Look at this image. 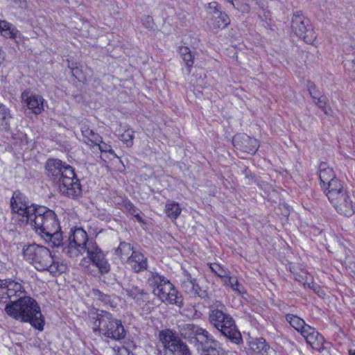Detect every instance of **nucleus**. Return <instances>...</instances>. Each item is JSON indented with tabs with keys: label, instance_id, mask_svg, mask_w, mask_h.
<instances>
[{
	"label": "nucleus",
	"instance_id": "obj_1",
	"mask_svg": "<svg viewBox=\"0 0 355 355\" xmlns=\"http://www.w3.org/2000/svg\"><path fill=\"white\" fill-rule=\"evenodd\" d=\"M47 176L64 196L76 199L81 196L82 187L73 168L58 159H49L45 164Z\"/></svg>",
	"mask_w": 355,
	"mask_h": 355
},
{
	"label": "nucleus",
	"instance_id": "obj_2",
	"mask_svg": "<svg viewBox=\"0 0 355 355\" xmlns=\"http://www.w3.org/2000/svg\"><path fill=\"white\" fill-rule=\"evenodd\" d=\"M208 320L213 327L232 343L239 345L243 342L241 334L235 324L234 320L221 301L214 300L209 304Z\"/></svg>",
	"mask_w": 355,
	"mask_h": 355
},
{
	"label": "nucleus",
	"instance_id": "obj_3",
	"mask_svg": "<svg viewBox=\"0 0 355 355\" xmlns=\"http://www.w3.org/2000/svg\"><path fill=\"white\" fill-rule=\"evenodd\" d=\"M22 251L24 259L39 271L47 270L57 276L66 270V266L55 261L50 250L43 245L35 243L24 245Z\"/></svg>",
	"mask_w": 355,
	"mask_h": 355
},
{
	"label": "nucleus",
	"instance_id": "obj_4",
	"mask_svg": "<svg viewBox=\"0 0 355 355\" xmlns=\"http://www.w3.org/2000/svg\"><path fill=\"white\" fill-rule=\"evenodd\" d=\"M6 313L15 319L28 322L33 327L42 330L44 320L40 308L35 300L30 297H20L11 304H6Z\"/></svg>",
	"mask_w": 355,
	"mask_h": 355
},
{
	"label": "nucleus",
	"instance_id": "obj_5",
	"mask_svg": "<svg viewBox=\"0 0 355 355\" xmlns=\"http://www.w3.org/2000/svg\"><path fill=\"white\" fill-rule=\"evenodd\" d=\"M181 336L190 343L201 349L203 355H214L220 348L219 342L208 331L194 324H185L181 327Z\"/></svg>",
	"mask_w": 355,
	"mask_h": 355
},
{
	"label": "nucleus",
	"instance_id": "obj_6",
	"mask_svg": "<svg viewBox=\"0 0 355 355\" xmlns=\"http://www.w3.org/2000/svg\"><path fill=\"white\" fill-rule=\"evenodd\" d=\"M147 282L153 288V294L162 302L175 304L178 307L183 306L182 295L164 275L149 271Z\"/></svg>",
	"mask_w": 355,
	"mask_h": 355
},
{
	"label": "nucleus",
	"instance_id": "obj_7",
	"mask_svg": "<svg viewBox=\"0 0 355 355\" xmlns=\"http://www.w3.org/2000/svg\"><path fill=\"white\" fill-rule=\"evenodd\" d=\"M94 330L114 340H120L125 336V331L121 320L105 311H101L94 322Z\"/></svg>",
	"mask_w": 355,
	"mask_h": 355
},
{
	"label": "nucleus",
	"instance_id": "obj_8",
	"mask_svg": "<svg viewBox=\"0 0 355 355\" xmlns=\"http://www.w3.org/2000/svg\"><path fill=\"white\" fill-rule=\"evenodd\" d=\"M29 223L41 237L60 229L55 213L44 206L38 207Z\"/></svg>",
	"mask_w": 355,
	"mask_h": 355
},
{
	"label": "nucleus",
	"instance_id": "obj_9",
	"mask_svg": "<svg viewBox=\"0 0 355 355\" xmlns=\"http://www.w3.org/2000/svg\"><path fill=\"white\" fill-rule=\"evenodd\" d=\"M333 190L327 191L326 196L337 212L345 216H351L355 212V207L348 191L343 183L333 184Z\"/></svg>",
	"mask_w": 355,
	"mask_h": 355
},
{
	"label": "nucleus",
	"instance_id": "obj_10",
	"mask_svg": "<svg viewBox=\"0 0 355 355\" xmlns=\"http://www.w3.org/2000/svg\"><path fill=\"white\" fill-rule=\"evenodd\" d=\"M159 338L163 349L161 355H191L188 346L168 329L161 331Z\"/></svg>",
	"mask_w": 355,
	"mask_h": 355
},
{
	"label": "nucleus",
	"instance_id": "obj_11",
	"mask_svg": "<svg viewBox=\"0 0 355 355\" xmlns=\"http://www.w3.org/2000/svg\"><path fill=\"white\" fill-rule=\"evenodd\" d=\"M10 206L13 212L21 216L20 220L24 224L29 223L39 207L35 205H29L26 197L18 191L13 193L10 199Z\"/></svg>",
	"mask_w": 355,
	"mask_h": 355
},
{
	"label": "nucleus",
	"instance_id": "obj_12",
	"mask_svg": "<svg viewBox=\"0 0 355 355\" xmlns=\"http://www.w3.org/2000/svg\"><path fill=\"white\" fill-rule=\"evenodd\" d=\"M291 28L296 35L308 44H312L317 36L312 28L310 20L302 14H294L292 17Z\"/></svg>",
	"mask_w": 355,
	"mask_h": 355
},
{
	"label": "nucleus",
	"instance_id": "obj_13",
	"mask_svg": "<svg viewBox=\"0 0 355 355\" xmlns=\"http://www.w3.org/2000/svg\"><path fill=\"white\" fill-rule=\"evenodd\" d=\"M24 292L21 284L12 279H0V302L11 304L17 302V300H12L13 297H19Z\"/></svg>",
	"mask_w": 355,
	"mask_h": 355
},
{
	"label": "nucleus",
	"instance_id": "obj_14",
	"mask_svg": "<svg viewBox=\"0 0 355 355\" xmlns=\"http://www.w3.org/2000/svg\"><path fill=\"white\" fill-rule=\"evenodd\" d=\"M85 252L87 254L88 258L98 268L101 275L106 274L110 271V263L105 258L103 252L94 241H90Z\"/></svg>",
	"mask_w": 355,
	"mask_h": 355
},
{
	"label": "nucleus",
	"instance_id": "obj_15",
	"mask_svg": "<svg viewBox=\"0 0 355 355\" xmlns=\"http://www.w3.org/2000/svg\"><path fill=\"white\" fill-rule=\"evenodd\" d=\"M181 288L191 297L198 296L204 300L209 297L207 292L201 289L197 284L196 279L192 278L191 274L186 270L184 272L183 279H181Z\"/></svg>",
	"mask_w": 355,
	"mask_h": 355
},
{
	"label": "nucleus",
	"instance_id": "obj_16",
	"mask_svg": "<svg viewBox=\"0 0 355 355\" xmlns=\"http://www.w3.org/2000/svg\"><path fill=\"white\" fill-rule=\"evenodd\" d=\"M91 241L88 240L87 232L82 228H76L71 231L68 239L69 248L74 249L78 252H85L88 244Z\"/></svg>",
	"mask_w": 355,
	"mask_h": 355
},
{
	"label": "nucleus",
	"instance_id": "obj_17",
	"mask_svg": "<svg viewBox=\"0 0 355 355\" xmlns=\"http://www.w3.org/2000/svg\"><path fill=\"white\" fill-rule=\"evenodd\" d=\"M319 178L320 184L324 188L325 193L327 191L333 190V184L343 183L336 178L333 168L329 167L325 162H322L319 165Z\"/></svg>",
	"mask_w": 355,
	"mask_h": 355
},
{
	"label": "nucleus",
	"instance_id": "obj_18",
	"mask_svg": "<svg viewBox=\"0 0 355 355\" xmlns=\"http://www.w3.org/2000/svg\"><path fill=\"white\" fill-rule=\"evenodd\" d=\"M302 336L306 340V343L311 345L313 349L318 352H321L323 349L324 338L312 327H305V330Z\"/></svg>",
	"mask_w": 355,
	"mask_h": 355
},
{
	"label": "nucleus",
	"instance_id": "obj_19",
	"mask_svg": "<svg viewBox=\"0 0 355 355\" xmlns=\"http://www.w3.org/2000/svg\"><path fill=\"white\" fill-rule=\"evenodd\" d=\"M21 97L27 107L34 114H39L44 110V99L41 96L31 94L29 91H24Z\"/></svg>",
	"mask_w": 355,
	"mask_h": 355
},
{
	"label": "nucleus",
	"instance_id": "obj_20",
	"mask_svg": "<svg viewBox=\"0 0 355 355\" xmlns=\"http://www.w3.org/2000/svg\"><path fill=\"white\" fill-rule=\"evenodd\" d=\"M128 296L132 298L135 302L143 309L150 304V294L145 290L137 286H132L125 289Z\"/></svg>",
	"mask_w": 355,
	"mask_h": 355
},
{
	"label": "nucleus",
	"instance_id": "obj_21",
	"mask_svg": "<svg viewBox=\"0 0 355 355\" xmlns=\"http://www.w3.org/2000/svg\"><path fill=\"white\" fill-rule=\"evenodd\" d=\"M126 264L133 272L139 273L147 269L148 259L141 252L136 251L132 252L131 257Z\"/></svg>",
	"mask_w": 355,
	"mask_h": 355
},
{
	"label": "nucleus",
	"instance_id": "obj_22",
	"mask_svg": "<svg viewBox=\"0 0 355 355\" xmlns=\"http://www.w3.org/2000/svg\"><path fill=\"white\" fill-rule=\"evenodd\" d=\"M230 23L228 15L225 12H217L209 21V26L212 30L223 29Z\"/></svg>",
	"mask_w": 355,
	"mask_h": 355
},
{
	"label": "nucleus",
	"instance_id": "obj_23",
	"mask_svg": "<svg viewBox=\"0 0 355 355\" xmlns=\"http://www.w3.org/2000/svg\"><path fill=\"white\" fill-rule=\"evenodd\" d=\"M130 243L121 242L119 247L115 250V254L117 255L121 261L126 263L131 257L132 252H135Z\"/></svg>",
	"mask_w": 355,
	"mask_h": 355
},
{
	"label": "nucleus",
	"instance_id": "obj_24",
	"mask_svg": "<svg viewBox=\"0 0 355 355\" xmlns=\"http://www.w3.org/2000/svg\"><path fill=\"white\" fill-rule=\"evenodd\" d=\"M0 33L5 37L12 39H16L20 35L17 28L5 20H0Z\"/></svg>",
	"mask_w": 355,
	"mask_h": 355
},
{
	"label": "nucleus",
	"instance_id": "obj_25",
	"mask_svg": "<svg viewBox=\"0 0 355 355\" xmlns=\"http://www.w3.org/2000/svg\"><path fill=\"white\" fill-rule=\"evenodd\" d=\"M250 349L256 355H267L270 346L266 343V340L259 338L252 340L250 343Z\"/></svg>",
	"mask_w": 355,
	"mask_h": 355
},
{
	"label": "nucleus",
	"instance_id": "obj_26",
	"mask_svg": "<svg viewBox=\"0 0 355 355\" xmlns=\"http://www.w3.org/2000/svg\"><path fill=\"white\" fill-rule=\"evenodd\" d=\"M286 321L297 331H299L301 335L303 334V331L305 330V327H309L310 325H308L305 323L304 320L300 317L293 315V314H287L286 315Z\"/></svg>",
	"mask_w": 355,
	"mask_h": 355
},
{
	"label": "nucleus",
	"instance_id": "obj_27",
	"mask_svg": "<svg viewBox=\"0 0 355 355\" xmlns=\"http://www.w3.org/2000/svg\"><path fill=\"white\" fill-rule=\"evenodd\" d=\"M81 132L83 137L88 140V142H91L90 145L94 146L98 144V142H101V137L85 125L81 126Z\"/></svg>",
	"mask_w": 355,
	"mask_h": 355
},
{
	"label": "nucleus",
	"instance_id": "obj_28",
	"mask_svg": "<svg viewBox=\"0 0 355 355\" xmlns=\"http://www.w3.org/2000/svg\"><path fill=\"white\" fill-rule=\"evenodd\" d=\"M92 295L96 300L101 302L105 305H109L111 307H115L116 305L111 295L103 293L98 289H93Z\"/></svg>",
	"mask_w": 355,
	"mask_h": 355
},
{
	"label": "nucleus",
	"instance_id": "obj_29",
	"mask_svg": "<svg viewBox=\"0 0 355 355\" xmlns=\"http://www.w3.org/2000/svg\"><path fill=\"white\" fill-rule=\"evenodd\" d=\"M179 52L183 61L185 62V64L187 67L188 71L189 73L191 71V68L193 65L194 55L191 53V50L187 46L180 47Z\"/></svg>",
	"mask_w": 355,
	"mask_h": 355
},
{
	"label": "nucleus",
	"instance_id": "obj_30",
	"mask_svg": "<svg viewBox=\"0 0 355 355\" xmlns=\"http://www.w3.org/2000/svg\"><path fill=\"white\" fill-rule=\"evenodd\" d=\"M46 242H51L53 247H58L61 245L62 241V233L60 232V229L57 230L55 232H51V234H46L45 235L42 234V237Z\"/></svg>",
	"mask_w": 355,
	"mask_h": 355
},
{
	"label": "nucleus",
	"instance_id": "obj_31",
	"mask_svg": "<svg viewBox=\"0 0 355 355\" xmlns=\"http://www.w3.org/2000/svg\"><path fill=\"white\" fill-rule=\"evenodd\" d=\"M315 105L322 110L324 114L328 116H334V112L331 107L327 105V99L325 96H321L313 101Z\"/></svg>",
	"mask_w": 355,
	"mask_h": 355
},
{
	"label": "nucleus",
	"instance_id": "obj_32",
	"mask_svg": "<svg viewBox=\"0 0 355 355\" xmlns=\"http://www.w3.org/2000/svg\"><path fill=\"white\" fill-rule=\"evenodd\" d=\"M10 119L9 110L5 105L0 104V127L4 130H8Z\"/></svg>",
	"mask_w": 355,
	"mask_h": 355
},
{
	"label": "nucleus",
	"instance_id": "obj_33",
	"mask_svg": "<svg viewBox=\"0 0 355 355\" xmlns=\"http://www.w3.org/2000/svg\"><path fill=\"white\" fill-rule=\"evenodd\" d=\"M243 139L245 143L243 146L244 151L250 154L255 153L259 148V141L256 139L251 138L247 135L244 136Z\"/></svg>",
	"mask_w": 355,
	"mask_h": 355
},
{
	"label": "nucleus",
	"instance_id": "obj_34",
	"mask_svg": "<svg viewBox=\"0 0 355 355\" xmlns=\"http://www.w3.org/2000/svg\"><path fill=\"white\" fill-rule=\"evenodd\" d=\"M166 213L171 219H176L181 213L179 204L175 202H168L166 205Z\"/></svg>",
	"mask_w": 355,
	"mask_h": 355
},
{
	"label": "nucleus",
	"instance_id": "obj_35",
	"mask_svg": "<svg viewBox=\"0 0 355 355\" xmlns=\"http://www.w3.org/2000/svg\"><path fill=\"white\" fill-rule=\"evenodd\" d=\"M209 268L212 272L222 279L227 277V275L230 273L228 270L224 268L220 265L216 263H210Z\"/></svg>",
	"mask_w": 355,
	"mask_h": 355
},
{
	"label": "nucleus",
	"instance_id": "obj_36",
	"mask_svg": "<svg viewBox=\"0 0 355 355\" xmlns=\"http://www.w3.org/2000/svg\"><path fill=\"white\" fill-rule=\"evenodd\" d=\"M120 138L126 144L127 146H132L134 139V131L130 128H128L120 135Z\"/></svg>",
	"mask_w": 355,
	"mask_h": 355
},
{
	"label": "nucleus",
	"instance_id": "obj_37",
	"mask_svg": "<svg viewBox=\"0 0 355 355\" xmlns=\"http://www.w3.org/2000/svg\"><path fill=\"white\" fill-rule=\"evenodd\" d=\"M207 8L210 10V14L212 15V17L216 15L217 12H222L221 7L216 1H212L208 3Z\"/></svg>",
	"mask_w": 355,
	"mask_h": 355
},
{
	"label": "nucleus",
	"instance_id": "obj_38",
	"mask_svg": "<svg viewBox=\"0 0 355 355\" xmlns=\"http://www.w3.org/2000/svg\"><path fill=\"white\" fill-rule=\"evenodd\" d=\"M142 24L148 29H153L155 26V23L153 19L151 16L147 15L144 16L141 20Z\"/></svg>",
	"mask_w": 355,
	"mask_h": 355
},
{
	"label": "nucleus",
	"instance_id": "obj_39",
	"mask_svg": "<svg viewBox=\"0 0 355 355\" xmlns=\"http://www.w3.org/2000/svg\"><path fill=\"white\" fill-rule=\"evenodd\" d=\"M308 90L313 101L322 96L320 92L316 89L315 85L313 83L309 85Z\"/></svg>",
	"mask_w": 355,
	"mask_h": 355
},
{
	"label": "nucleus",
	"instance_id": "obj_40",
	"mask_svg": "<svg viewBox=\"0 0 355 355\" xmlns=\"http://www.w3.org/2000/svg\"><path fill=\"white\" fill-rule=\"evenodd\" d=\"M236 277L230 276V273L227 277L223 278V281L224 283V285L230 286L231 288L233 286V284H235L236 282Z\"/></svg>",
	"mask_w": 355,
	"mask_h": 355
},
{
	"label": "nucleus",
	"instance_id": "obj_41",
	"mask_svg": "<svg viewBox=\"0 0 355 355\" xmlns=\"http://www.w3.org/2000/svg\"><path fill=\"white\" fill-rule=\"evenodd\" d=\"M345 66L351 72L352 78L355 80V58L352 61H348Z\"/></svg>",
	"mask_w": 355,
	"mask_h": 355
},
{
	"label": "nucleus",
	"instance_id": "obj_42",
	"mask_svg": "<svg viewBox=\"0 0 355 355\" xmlns=\"http://www.w3.org/2000/svg\"><path fill=\"white\" fill-rule=\"evenodd\" d=\"M94 146H98V149L101 152L110 153L111 154L114 153V151L111 148V146L109 145H107L105 143H103L102 140H101V142H98V144H95Z\"/></svg>",
	"mask_w": 355,
	"mask_h": 355
},
{
	"label": "nucleus",
	"instance_id": "obj_43",
	"mask_svg": "<svg viewBox=\"0 0 355 355\" xmlns=\"http://www.w3.org/2000/svg\"><path fill=\"white\" fill-rule=\"evenodd\" d=\"M116 355H135V354L127 347L121 346L117 349Z\"/></svg>",
	"mask_w": 355,
	"mask_h": 355
},
{
	"label": "nucleus",
	"instance_id": "obj_44",
	"mask_svg": "<svg viewBox=\"0 0 355 355\" xmlns=\"http://www.w3.org/2000/svg\"><path fill=\"white\" fill-rule=\"evenodd\" d=\"M69 67L71 69L72 75L78 80H80L81 78L82 71L78 67Z\"/></svg>",
	"mask_w": 355,
	"mask_h": 355
},
{
	"label": "nucleus",
	"instance_id": "obj_45",
	"mask_svg": "<svg viewBox=\"0 0 355 355\" xmlns=\"http://www.w3.org/2000/svg\"><path fill=\"white\" fill-rule=\"evenodd\" d=\"M234 291L241 294L244 292V288L243 286L239 284L238 279H236V282L235 284H233V286L231 288Z\"/></svg>",
	"mask_w": 355,
	"mask_h": 355
},
{
	"label": "nucleus",
	"instance_id": "obj_46",
	"mask_svg": "<svg viewBox=\"0 0 355 355\" xmlns=\"http://www.w3.org/2000/svg\"><path fill=\"white\" fill-rule=\"evenodd\" d=\"M304 287H307L311 290H313L314 292L315 291H318V290L319 289V285L314 283L313 282H304L303 283Z\"/></svg>",
	"mask_w": 355,
	"mask_h": 355
},
{
	"label": "nucleus",
	"instance_id": "obj_47",
	"mask_svg": "<svg viewBox=\"0 0 355 355\" xmlns=\"http://www.w3.org/2000/svg\"><path fill=\"white\" fill-rule=\"evenodd\" d=\"M243 4V11H248V9H249V3L250 2H254L255 4H259L258 3V0H240Z\"/></svg>",
	"mask_w": 355,
	"mask_h": 355
},
{
	"label": "nucleus",
	"instance_id": "obj_48",
	"mask_svg": "<svg viewBox=\"0 0 355 355\" xmlns=\"http://www.w3.org/2000/svg\"><path fill=\"white\" fill-rule=\"evenodd\" d=\"M11 1L19 7H24L26 6L25 0H11Z\"/></svg>",
	"mask_w": 355,
	"mask_h": 355
},
{
	"label": "nucleus",
	"instance_id": "obj_49",
	"mask_svg": "<svg viewBox=\"0 0 355 355\" xmlns=\"http://www.w3.org/2000/svg\"><path fill=\"white\" fill-rule=\"evenodd\" d=\"M214 355H227V352L221 347H220V348L216 351V354H214Z\"/></svg>",
	"mask_w": 355,
	"mask_h": 355
},
{
	"label": "nucleus",
	"instance_id": "obj_50",
	"mask_svg": "<svg viewBox=\"0 0 355 355\" xmlns=\"http://www.w3.org/2000/svg\"><path fill=\"white\" fill-rule=\"evenodd\" d=\"M134 216L135 217V218L137 220L138 222L142 223H144L143 218H141V216L139 215V213H137L136 214H135Z\"/></svg>",
	"mask_w": 355,
	"mask_h": 355
},
{
	"label": "nucleus",
	"instance_id": "obj_51",
	"mask_svg": "<svg viewBox=\"0 0 355 355\" xmlns=\"http://www.w3.org/2000/svg\"><path fill=\"white\" fill-rule=\"evenodd\" d=\"M295 279L298 282H302L304 279V277L298 274H295Z\"/></svg>",
	"mask_w": 355,
	"mask_h": 355
},
{
	"label": "nucleus",
	"instance_id": "obj_52",
	"mask_svg": "<svg viewBox=\"0 0 355 355\" xmlns=\"http://www.w3.org/2000/svg\"><path fill=\"white\" fill-rule=\"evenodd\" d=\"M315 293H317L319 296H322V295H324V292L320 286L318 291H315Z\"/></svg>",
	"mask_w": 355,
	"mask_h": 355
},
{
	"label": "nucleus",
	"instance_id": "obj_53",
	"mask_svg": "<svg viewBox=\"0 0 355 355\" xmlns=\"http://www.w3.org/2000/svg\"><path fill=\"white\" fill-rule=\"evenodd\" d=\"M130 212H131V214H132V215H134V216H135V214H137V212H136V208H135L134 206H132V205L130 206Z\"/></svg>",
	"mask_w": 355,
	"mask_h": 355
},
{
	"label": "nucleus",
	"instance_id": "obj_54",
	"mask_svg": "<svg viewBox=\"0 0 355 355\" xmlns=\"http://www.w3.org/2000/svg\"><path fill=\"white\" fill-rule=\"evenodd\" d=\"M3 60V53L0 51V64L1 63Z\"/></svg>",
	"mask_w": 355,
	"mask_h": 355
},
{
	"label": "nucleus",
	"instance_id": "obj_55",
	"mask_svg": "<svg viewBox=\"0 0 355 355\" xmlns=\"http://www.w3.org/2000/svg\"><path fill=\"white\" fill-rule=\"evenodd\" d=\"M349 355H355V350L350 349L349 351Z\"/></svg>",
	"mask_w": 355,
	"mask_h": 355
},
{
	"label": "nucleus",
	"instance_id": "obj_56",
	"mask_svg": "<svg viewBox=\"0 0 355 355\" xmlns=\"http://www.w3.org/2000/svg\"><path fill=\"white\" fill-rule=\"evenodd\" d=\"M245 175L248 176V171L247 169L245 170Z\"/></svg>",
	"mask_w": 355,
	"mask_h": 355
},
{
	"label": "nucleus",
	"instance_id": "obj_57",
	"mask_svg": "<svg viewBox=\"0 0 355 355\" xmlns=\"http://www.w3.org/2000/svg\"><path fill=\"white\" fill-rule=\"evenodd\" d=\"M232 6L234 7V8H236V6H235V4H234V5H232Z\"/></svg>",
	"mask_w": 355,
	"mask_h": 355
}]
</instances>
